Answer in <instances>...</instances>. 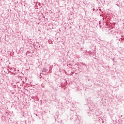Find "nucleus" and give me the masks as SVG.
Wrapping results in <instances>:
<instances>
[{
  "instance_id": "f257e3e1",
  "label": "nucleus",
  "mask_w": 124,
  "mask_h": 124,
  "mask_svg": "<svg viewBox=\"0 0 124 124\" xmlns=\"http://www.w3.org/2000/svg\"><path fill=\"white\" fill-rule=\"evenodd\" d=\"M46 68H44V69H43V71H46Z\"/></svg>"
},
{
  "instance_id": "f03ea898",
  "label": "nucleus",
  "mask_w": 124,
  "mask_h": 124,
  "mask_svg": "<svg viewBox=\"0 0 124 124\" xmlns=\"http://www.w3.org/2000/svg\"><path fill=\"white\" fill-rule=\"evenodd\" d=\"M114 60H115V59L114 58H113L112 61H113V62H114Z\"/></svg>"
}]
</instances>
